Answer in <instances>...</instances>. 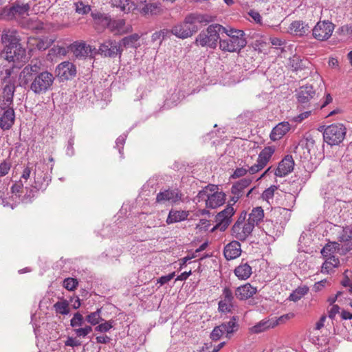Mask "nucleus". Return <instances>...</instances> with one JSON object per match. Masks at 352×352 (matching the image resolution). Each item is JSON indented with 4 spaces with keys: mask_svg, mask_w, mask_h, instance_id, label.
I'll list each match as a JSON object with an SVG mask.
<instances>
[{
    "mask_svg": "<svg viewBox=\"0 0 352 352\" xmlns=\"http://www.w3.org/2000/svg\"><path fill=\"white\" fill-rule=\"evenodd\" d=\"M41 65V63L28 64L19 76V85L36 95L44 94L51 90L55 80L51 72L42 71Z\"/></svg>",
    "mask_w": 352,
    "mask_h": 352,
    "instance_id": "nucleus-1",
    "label": "nucleus"
},
{
    "mask_svg": "<svg viewBox=\"0 0 352 352\" xmlns=\"http://www.w3.org/2000/svg\"><path fill=\"white\" fill-rule=\"evenodd\" d=\"M33 171V183L30 186H25V192L21 198V201L25 204L31 203L37 196L38 191L43 192L46 190L51 176L48 173V166L44 162H40L36 164L28 162L24 168L21 178L27 182Z\"/></svg>",
    "mask_w": 352,
    "mask_h": 352,
    "instance_id": "nucleus-2",
    "label": "nucleus"
},
{
    "mask_svg": "<svg viewBox=\"0 0 352 352\" xmlns=\"http://www.w3.org/2000/svg\"><path fill=\"white\" fill-rule=\"evenodd\" d=\"M215 20V17L209 14L197 12L188 14L183 22L173 25L171 28L173 35L182 39L191 37L199 30V25H206Z\"/></svg>",
    "mask_w": 352,
    "mask_h": 352,
    "instance_id": "nucleus-3",
    "label": "nucleus"
},
{
    "mask_svg": "<svg viewBox=\"0 0 352 352\" xmlns=\"http://www.w3.org/2000/svg\"><path fill=\"white\" fill-rule=\"evenodd\" d=\"M223 33L226 34V38L222 35L220 39L219 49L223 52H240L247 45L245 33L243 30L234 29L230 27L226 28Z\"/></svg>",
    "mask_w": 352,
    "mask_h": 352,
    "instance_id": "nucleus-4",
    "label": "nucleus"
},
{
    "mask_svg": "<svg viewBox=\"0 0 352 352\" xmlns=\"http://www.w3.org/2000/svg\"><path fill=\"white\" fill-rule=\"evenodd\" d=\"M225 30L226 27L219 23H212L197 35L195 43L197 45L214 50L218 44L219 45L220 39L222 38Z\"/></svg>",
    "mask_w": 352,
    "mask_h": 352,
    "instance_id": "nucleus-5",
    "label": "nucleus"
},
{
    "mask_svg": "<svg viewBox=\"0 0 352 352\" xmlns=\"http://www.w3.org/2000/svg\"><path fill=\"white\" fill-rule=\"evenodd\" d=\"M6 50V59L9 63L12 62L16 68H21L30 58L32 49H30L29 53H27L26 50L19 43L12 47H8Z\"/></svg>",
    "mask_w": 352,
    "mask_h": 352,
    "instance_id": "nucleus-6",
    "label": "nucleus"
},
{
    "mask_svg": "<svg viewBox=\"0 0 352 352\" xmlns=\"http://www.w3.org/2000/svg\"><path fill=\"white\" fill-rule=\"evenodd\" d=\"M346 133V128L343 124H332L324 129L323 140L329 145H338L344 140Z\"/></svg>",
    "mask_w": 352,
    "mask_h": 352,
    "instance_id": "nucleus-7",
    "label": "nucleus"
},
{
    "mask_svg": "<svg viewBox=\"0 0 352 352\" xmlns=\"http://www.w3.org/2000/svg\"><path fill=\"white\" fill-rule=\"evenodd\" d=\"M30 6L28 3H21L16 1L10 7H5L0 12V19L10 21L28 14Z\"/></svg>",
    "mask_w": 352,
    "mask_h": 352,
    "instance_id": "nucleus-8",
    "label": "nucleus"
},
{
    "mask_svg": "<svg viewBox=\"0 0 352 352\" xmlns=\"http://www.w3.org/2000/svg\"><path fill=\"white\" fill-rule=\"evenodd\" d=\"M235 213L232 205L228 204L226 208L219 212L215 217L216 225L210 230L214 232L216 230L225 231L232 222V217Z\"/></svg>",
    "mask_w": 352,
    "mask_h": 352,
    "instance_id": "nucleus-9",
    "label": "nucleus"
},
{
    "mask_svg": "<svg viewBox=\"0 0 352 352\" xmlns=\"http://www.w3.org/2000/svg\"><path fill=\"white\" fill-rule=\"evenodd\" d=\"M335 25L329 20L319 21L312 29V35L318 41L329 39L334 30Z\"/></svg>",
    "mask_w": 352,
    "mask_h": 352,
    "instance_id": "nucleus-10",
    "label": "nucleus"
},
{
    "mask_svg": "<svg viewBox=\"0 0 352 352\" xmlns=\"http://www.w3.org/2000/svg\"><path fill=\"white\" fill-rule=\"evenodd\" d=\"M98 52L104 57L115 58L117 56L121 57L123 49L119 42L107 39L100 45Z\"/></svg>",
    "mask_w": 352,
    "mask_h": 352,
    "instance_id": "nucleus-11",
    "label": "nucleus"
},
{
    "mask_svg": "<svg viewBox=\"0 0 352 352\" xmlns=\"http://www.w3.org/2000/svg\"><path fill=\"white\" fill-rule=\"evenodd\" d=\"M274 151L273 146L265 147L259 153L256 163L249 167V173L254 174L262 170L267 165Z\"/></svg>",
    "mask_w": 352,
    "mask_h": 352,
    "instance_id": "nucleus-12",
    "label": "nucleus"
},
{
    "mask_svg": "<svg viewBox=\"0 0 352 352\" xmlns=\"http://www.w3.org/2000/svg\"><path fill=\"white\" fill-rule=\"evenodd\" d=\"M55 72L60 80H68L76 76V67L74 63L64 61L56 66Z\"/></svg>",
    "mask_w": 352,
    "mask_h": 352,
    "instance_id": "nucleus-13",
    "label": "nucleus"
},
{
    "mask_svg": "<svg viewBox=\"0 0 352 352\" xmlns=\"http://www.w3.org/2000/svg\"><path fill=\"white\" fill-rule=\"evenodd\" d=\"M220 298L218 302L219 311L221 314L231 313L234 307L233 301L234 299L232 290L229 287H224Z\"/></svg>",
    "mask_w": 352,
    "mask_h": 352,
    "instance_id": "nucleus-14",
    "label": "nucleus"
},
{
    "mask_svg": "<svg viewBox=\"0 0 352 352\" xmlns=\"http://www.w3.org/2000/svg\"><path fill=\"white\" fill-rule=\"evenodd\" d=\"M182 198V193L177 188L167 189L160 191L157 194L156 202L158 204H165L169 202L170 204H175Z\"/></svg>",
    "mask_w": 352,
    "mask_h": 352,
    "instance_id": "nucleus-15",
    "label": "nucleus"
},
{
    "mask_svg": "<svg viewBox=\"0 0 352 352\" xmlns=\"http://www.w3.org/2000/svg\"><path fill=\"white\" fill-rule=\"evenodd\" d=\"M316 95V91L311 85H306L300 87L296 90V96L298 103L304 107H309L311 99Z\"/></svg>",
    "mask_w": 352,
    "mask_h": 352,
    "instance_id": "nucleus-16",
    "label": "nucleus"
},
{
    "mask_svg": "<svg viewBox=\"0 0 352 352\" xmlns=\"http://www.w3.org/2000/svg\"><path fill=\"white\" fill-rule=\"evenodd\" d=\"M0 112V128L3 131L9 130L14 123L15 113L12 106L5 109H1Z\"/></svg>",
    "mask_w": 352,
    "mask_h": 352,
    "instance_id": "nucleus-17",
    "label": "nucleus"
},
{
    "mask_svg": "<svg viewBox=\"0 0 352 352\" xmlns=\"http://www.w3.org/2000/svg\"><path fill=\"white\" fill-rule=\"evenodd\" d=\"M316 141L311 134H306L295 147V153H301L302 151L303 157L308 159L310 155V151L314 148Z\"/></svg>",
    "mask_w": 352,
    "mask_h": 352,
    "instance_id": "nucleus-18",
    "label": "nucleus"
},
{
    "mask_svg": "<svg viewBox=\"0 0 352 352\" xmlns=\"http://www.w3.org/2000/svg\"><path fill=\"white\" fill-rule=\"evenodd\" d=\"M3 88V100L0 102V109H5L13 105V98L16 91L15 82L4 83Z\"/></svg>",
    "mask_w": 352,
    "mask_h": 352,
    "instance_id": "nucleus-19",
    "label": "nucleus"
},
{
    "mask_svg": "<svg viewBox=\"0 0 352 352\" xmlns=\"http://www.w3.org/2000/svg\"><path fill=\"white\" fill-rule=\"evenodd\" d=\"M294 162L292 155H286L280 162H279L277 168L275 170V175L277 177H285L294 169Z\"/></svg>",
    "mask_w": 352,
    "mask_h": 352,
    "instance_id": "nucleus-20",
    "label": "nucleus"
},
{
    "mask_svg": "<svg viewBox=\"0 0 352 352\" xmlns=\"http://www.w3.org/2000/svg\"><path fill=\"white\" fill-rule=\"evenodd\" d=\"M254 228L247 221L245 224L238 226L236 228L232 227V235L237 240L244 241L252 234Z\"/></svg>",
    "mask_w": 352,
    "mask_h": 352,
    "instance_id": "nucleus-21",
    "label": "nucleus"
},
{
    "mask_svg": "<svg viewBox=\"0 0 352 352\" xmlns=\"http://www.w3.org/2000/svg\"><path fill=\"white\" fill-rule=\"evenodd\" d=\"M54 41L55 39L47 36L42 38L30 37L28 41V44L39 51H44L50 47Z\"/></svg>",
    "mask_w": 352,
    "mask_h": 352,
    "instance_id": "nucleus-22",
    "label": "nucleus"
},
{
    "mask_svg": "<svg viewBox=\"0 0 352 352\" xmlns=\"http://www.w3.org/2000/svg\"><path fill=\"white\" fill-rule=\"evenodd\" d=\"M241 254V243L238 241H232L227 244L223 250V254L227 260L238 258Z\"/></svg>",
    "mask_w": 352,
    "mask_h": 352,
    "instance_id": "nucleus-23",
    "label": "nucleus"
},
{
    "mask_svg": "<svg viewBox=\"0 0 352 352\" xmlns=\"http://www.w3.org/2000/svg\"><path fill=\"white\" fill-rule=\"evenodd\" d=\"M256 292V287L252 286L250 283H245L236 289L235 296L240 300H245L252 297Z\"/></svg>",
    "mask_w": 352,
    "mask_h": 352,
    "instance_id": "nucleus-24",
    "label": "nucleus"
},
{
    "mask_svg": "<svg viewBox=\"0 0 352 352\" xmlns=\"http://www.w3.org/2000/svg\"><path fill=\"white\" fill-rule=\"evenodd\" d=\"M291 126L288 122H281L276 125L272 130L270 137L272 141L282 138L289 130Z\"/></svg>",
    "mask_w": 352,
    "mask_h": 352,
    "instance_id": "nucleus-25",
    "label": "nucleus"
},
{
    "mask_svg": "<svg viewBox=\"0 0 352 352\" xmlns=\"http://www.w3.org/2000/svg\"><path fill=\"white\" fill-rule=\"evenodd\" d=\"M1 40L2 43L6 44V49L8 47H12L19 43L16 30H4L2 32Z\"/></svg>",
    "mask_w": 352,
    "mask_h": 352,
    "instance_id": "nucleus-26",
    "label": "nucleus"
},
{
    "mask_svg": "<svg viewBox=\"0 0 352 352\" xmlns=\"http://www.w3.org/2000/svg\"><path fill=\"white\" fill-rule=\"evenodd\" d=\"M226 195L223 192L211 193L208 199H206V206L208 208L214 209L225 202Z\"/></svg>",
    "mask_w": 352,
    "mask_h": 352,
    "instance_id": "nucleus-27",
    "label": "nucleus"
},
{
    "mask_svg": "<svg viewBox=\"0 0 352 352\" xmlns=\"http://www.w3.org/2000/svg\"><path fill=\"white\" fill-rule=\"evenodd\" d=\"M111 6L119 8L124 14L130 13L137 8V4L132 0H115Z\"/></svg>",
    "mask_w": 352,
    "mask_h": 352,
    "instance_id": "nucleus-28",
    "label": "nucleus"
},
{
    "mask_svg": "<svg viewBox=\"0 0 352 352\" xmlns=\"http://www.w3.org/2000/svg\"><path fill=\"white\" fill-rule=\"evenodd\" d=\"M289 30L292 33L296 36H305L310 32V28L308 24L301 21H295L290 24Z\"/></svg>",
    "mask_w": 352,
    "mask_h": 352,
    "instance_id": "nucleus-29",
    "label": "nucleus"
},
{
    "mask_svg": "<svg viewBox=\"0 0 352 352\" xmlns=\"http://www.w3.org/2000/svg\"><path fill=\"white\" fill-rule=\"evenodd\" d=\"M238 321L239 316H233L228 322H224L220 324L224 333H226L227 338H230L229 335L236 332L239 329V325Z\"/></svg>",
    "mask_w": 352,
    "mask_h": 352,
    "instance_id": "nucleus-30",
    "label": "nucleus"
},
{
    "mask_svg": "<svg viewBox=\"0 0 352 352\" xmlns=\"http://www.w3.org/2000/svg\"><path fill=\"white\" fill-rule=\"evenodd\" d=\"M71 50L76 58H85L89 55L91 46L85 43H74L72 45Z\"/></svg>",
    "mask_w": 352,
    "mask_h": 352,
    "instance_id": "nucleus-31",
    "label": "nucleus"
},
{
    "mask_svg": "<svg viewBox=\"0 0 352 352\" xmlns=\"http://www.w3.org/2000/svg\"><path fill=\"white\" fill-rule=\"evenodd\" d=\"M188 211L171 209L169 211L166 222L168 225L180 222L186 220L188 218Z\"/></svg>",
    "mask_w": 352,
    "mask_h": 352,
    "instance_id": "nucleus-32",
    "label": "nucleus"
},
{
    "mask_svg": "<svg viewBox=\"0 0 352 352\" xmlns=\"http://www.w3.org/2000/svg\"><path fill=\"white\" fill-rule=\"evenodd\" d=\"M264 218V210L261 206L254 208L251 212L249 214L248 222L250 223L254 228L258 225Z\"/></svg>",
    "mask_w": 352,
    "mask_h": 352,
    "instance_id": "nucleus-33",
    "label": "nucleus"
},
{
    "mask_svg": "<svg viewBox=\"0 0 352 352\" xmlns=\"http://www.w3.org/2000/svg\"><path fill=\"white\" fill-rule=\"evenodd\" d=\"M91 16L94 21L103 27L107 28L111 23V17L109 14L102 13L94 10L91 12Z\"/></svg>",
    "mask_w": 352,
    "mask_h": 352,
    "instance_id": "nucleus-34",
    "label": "nucleus"
},
{
    "mask_svg": "<svg viewBox=\"0 0 352 352\" xmlns=\"http://www.w3.org/2000/svg\"><path fill=\"white\" fill-rule=\"evenodd\" d=\"M234 274L240 280H247L252 274V267L247 263H241L234 270Z\"/></svg>",
    "mask_w": 352,
    "mask_h": 352,
    "instance_id": "nucleus-35",
    "label": "nucleus"
},
{
    "mask_svg": "<svg viewBox=\"0 0 352 352\" xmlns=\"http://www.w3.org/2000/svg\"><path fill=\"white\" fill-rule=\"evenodd\" d=\"M252 182V179L251 178H243L239 180L232 185L231 188V192L238 193L243 196L244 194V190L250 185Z\"/></svg>",
    "mask_w": 352,
    "mask_h": 352,
    "instance_id": "nucleus-36",
    "label": "nucleus"
},
{
    "mask_svg": "<svg viewBox=\"0 0 352 352\" xmlns=\"http://www.w3.org/2000/svg\"><path fill=\"white\" fill-rule=\"evenodd\" d=\"M325 258V261L322 265V273L329 274L334 267H338L340 265V261L336 256H323Z\"/></svg>",
    "mask_w": 352,
    "mask_h": 352,
    "instance_id": "nucleus-37",
    "label": "nucleus"
},
{
    "mask_svg": "<svg viewBox=\"0 0 352 352\" xmlns=\"http://www.w3.org/2000/svg\"><path fill=\"white\" fill-rule=\"evenodd\" d=\"M139 39V34L135 33L122 38L120 43L121 44V47L123 46L125 48H136V43Z\"/></svg>",
    "mask_w": 352,
    "mask_h": 352,
    "instance_id": "nucleus-38",
    "label": "nucleus"
},
{
    "mask_svg": "<svg viewBox=\"0 0 352 352\" xmlns=\"http://www.w3.org/2000/svg\"><path fill=\"white\" fill-rule=\"evenodd\" d=\"M161 8L159 3H146L141 9V13L143 14L157 15L161 12Z\"/></svg>",
    "mask_w": 352,
    "mask_h": 352,
    "instance_id": "nucleus-39",
    "label": "nucleus"
},
{
    "mask_svg": "<svg viewBox=\"0 0 352 352\" xmlns=\"http://www.w3.org/2000/svg\"><path fill=\"white\" fill-rule=\"evenodd\" d=\"M336 252L339 253V243L338 242H333L331 243H327L321 250V254L322 255V256H335L333 255V254Z\"/></svg>",
    "mask_w": 352,
    "mask_h": 352,
    "instance_id": "nucleus-40",
    "label": "nucleus"
},
{
    "mask_svg": "<svg viewBox=\"0 0 352 352\" xmlns=\"http://www.w3.org/2000/svg\"><path fill=\"white\" fill-rule=\"evenodd\" d=\"M53 307L56 314L61 315H67L70 311L69 302L67 300L56 302Z\"/></svg>",
    "mask_w": 352,
    "mask_h": 352,
    "instance_id": "nucleus-41",
    "label": "nucleus"
},
{
    "mask_svg": "<svg viewBox=\"0 0 352 352\" xmlns=\"http://www.w3.org/2000/svg\"><path fill=\"white\" fill-rule=\"evenodd\" d=\"M309 288L306 286L298 287L290 294L288 299L291 301L297 302L307 294Z\"/></svg>",
    "mask_w": 352,
    "mask_h": 352,
    "instance_id": "nucleus-42",
    "label": "nucleus"
},
{
    "mask_svg": "<svg viewBox=\"0 0 352 352\" xmlns=\"http://www.w3.org/2000/svg\"><path fill=\"white\" fill-rule=\"evenodd\" d=\"M101 309H98L96 311L91 312L88 314L85 320L87 322L90 323L91 325L98 324L100 322L104 321V320L101 317Z\"/></svg>",
    "mask_w": 352,
    "mask_h": 352,
    "instance_id": "nucleus-43",
    "label": "nucleus"
},
{
    "mask_svg": "<svg viewBox=\"0 0 352 352\" xmlns=\"http://www.w3.org/2000/svg\"><path fill=\"white\" fill-rule=\"evenodd\" d=\"M23 179L21 177L20 180L15 184H14L11 188V191L13 195L16 197H19V199L21 201V198L24 195H22L25 190V188H24L23 186Z\"/></svg>",
    "mask_w": 352,
    "mask_h": 352,
    "instance_id": "nucleus-44",
    "label": "nucleus"
},
{
    "mask_svg": "<svg viewBox=\"0 0 352 352\" xmlns=\"http://www.w3.org/2000/svg\"><path fill=\"white\" fill-rule=\"evenodd\" d=\"M306 60H303L300 56H294L289 59V66L293 68L294 70H301L306 67L305 63Z\"/></svg>",
    "mask_w": 352,
    "mask_h": 352,
    "instance_id": "nucleus-45",
    "label": "nucleus"
},
{
    "mask_svg": "<svg viewBox=\"0 0 352 352\" xmlns=\"http://www.w3.org/2000/svg\"><path fill=\"white\" fill-rule=\"evenodd\" d=\"M271 324L268 320H261L250 328V331L253 333H262L270 327Z\"/></svg>",
    "mask_w": 352,
    "mask_h": 352,
    "instance_id": "nucleus-46",
    "label": "nucleus"
},
{
    "mask_svg": "<svg viewBox=\"0 0 352 352\" xmlns=\"http://www.w3.org/2000/svg\"><path fill=\"white\" fill-rule=\"evenodd\" d=\"M85 320H86L80 312H76L70 320V325L74 329H76L82 326Z\"/></svg>",
    "mask_w": 352,
    "mask_h": 352,
    "instance_id": "nucleus-47",
    "label": "nucleus"
},
{
    "mask_svg": "<svg viewBox=\"0 0 352 352\" xmlns=\"http://www.w3.org/2000/svg\"><path fill=\"white\" fill-rule=\"evenodd\" d=\"M73 331L77 337L85 338L92 331V327L89 325H85L84 327H80L76 329H74Z\"/></svg>",
    "mask_w": 352,
    "mask_h": 352,
    "instance_id": "nucleus-48",
    "label": "nucleus"
},
{
    "mask_svg": "<svg viewBox=\"0 0 352 352\" xmlns=\"http://www.w3.org/2000/svg\"><path fill=\"white\" fill-rule=\"evenodd\" d=\"M210 195L211 193H209L208 188L204 187L198 192L197 195L194 198L193 201L196 203L204 201L206 204V199H208V197H210Z\"/></svg>",
    "mask_w": 352,
    "mask_h": 352,
    "instance_id": "nucleus-49",
    "label": "nucleus"
},
{
    "mask_svg": "<svg viewBox=\"0 0 352 352\" xmlns=\"http://www.w3.org/2000/svg\"><path fill=\"white\" fill-rule=\"evenodd\" d=\"M78 285V281L76 278H66L63 280V287L69 291H74Z\"/></svg>",
    "mask_w": 352,
    "mask_h": 352,
    "instance_id": "nucleus-50",
    "label": "nucleus"
},
{
    "mask_svg": "<svg viewBox=\"0 0 352 352\" xmlns=\"http://www.w3.org/2000/svg\"><path fill=\"white\" fill-rule=\"evenodd\" d=\"M11 164L10 163L6 162V160L3 161L0 164V177H3L6 175L9 170H10ZM3 184L0 183V193L2 192V191L4 189V187H1Z\"/></svg>",
    "mask_w": 352,
    "mask_h": 352,
    "instance_id": "nucleus-51",
    "label": "nucleus"
},
{
    "mask_svg": "<svg viewBox=\"0 0 352 352\" xmlns=\"http://www.w3.org/2000/svg\"><path fill=\"white\" fill-rule=\"evenodd\" d=\"M278 189V186L272 185L270 187L266 188L262 193L261 197L263 200L269 201L270 199H272L274 195V192Z\"/></svg>",
    "mask_w": 352,
    "mask_h": 352,
    "instance_id": "nucleus-52",
    "label": "nucleus"
},
{
    "mask_svg": "<svg viewBox=\"0 0 352 352\" xmlns=\"http://www.w3.org/2000/svg\"><path fill=\"white\" fill-rule=\"evenodd\" d=\"M76 12L80 14H88L91 10V6L89 5L85 4L82 1H78L75 3Z\"/></svg>",
    "mask_w": 352,
    "mask_h": 352,
    "instance_id": "nucleus-53",
    "label": "nucleus"
},
{
    "mask_svg": "<svg viewBox=\"0 0 352 352\" xmlns=\"http://www.w3.org/2000/svg\"><path fill=\"white\" fill-rule=\"evenodd\" d=\"M113 323L114 321L112 320L104 321V322L102 324H98V325L95 327V331L102 333L107 332L113 327Z\"/></svg>",
    "mask_w": 352,
    "mask_h": 352,
    "instance_id": "nucleus-54",
    "label": "nucleus"
},
{
    "mask_svg": "<svg viewBox=\"0 0 352 352\" xmlns=\"http://www.w3.org/2000/svg\"><path fill=\"white\" fill-rule=\"evenodd\" d=\"M274 212H275V213H278L279 214L283 216L284 221L283 222L282 221H280V224L287 223V222L289 220V219L291 217L290 210L287 209L285 208H280V207L278 208L275 209Z\"/></svg>",
    "mask_w": 352,
    "mask_h": 352,
    "instance_id": "nucleus-55",
    "label": "nucleus"
},
{
    "mask_svg": "<svg viewBox=\"0 0 352 352\" xmlns=\"http://www.w3.org/2000/svg\"><path fill=\"white\" fill-rule=\"evenodd\" d=\"M14 67H14L13 65H12L9 68L5 69V70H4L5 76H3V78L2 79V82L3 83H8V82H15V79L13 77L11 76L12 74L13 73V69Z\"/></svg>",
    "mask_w": 352,
    "mask_h": 352,
    "instance_id": "nucleus-56",
    "label": "nucleus"
},
{
    "mask_svg": "<svg viewBox=\"0 0 352 352\" xmlns=\"http://www.w3.org/2000/svg\"><path fill=\"white\" fill-rule=\"evenodd\" d=\"M352 250V239L343 243L342 244L339 243V254L341 255H345Z\"/></svg>",
    "mask_w": 352,
    "mask_h": 352,
    "instance_id": "nucleus-57",
    "label": "nucleus"
},
{
    "mask_svg": "<svg viewBox=\"0 0 352 352\" xmlns=\"http://www.w3.org/2000/svg\"><path fill=\"white\" fill-rule=\"evenodd\" d=\"M223 333L224 332L223 329L221 328V326H217L210 333V338L214 341H217L221 338Z\"/></svg>",
    "mask_w": 352,
    "mask_h": 352,
    "instance_id": "nucleus-58",
    "label": "nucleus"
},
{
    "mask_svg": "<svg viewBox=\"0 0 352 352\" xmlns=\"http://www.w3.org/2000/svg\"><path fill=\"white\" fill-rule=\"evenodd\" d=\"M126 139V135L122 134L116 140V147L118 148V151H119V153L121 155V156L123 155L122 150H123V146L125 143Z\"/></svg>",
    "mask_w": 352,
    "mask_h": 352,
    "instance_id": "nucleus-59",
    "label": "nucleus"
},
{
    "mask_svg": "<svg viewBox=\"0 0 352 352\" xmlns=\"http://www.w3.org/2000/svg\"><path fill=\"white\" fill-rule=\"evenodd\" d=\"M74 137L71 136L67 142V147H66V154L67 155L72 157L75 153V150L74 148Z\"/></svg>",
    "mask_w": 352,
    "mask_h": 352,
    "instance_id": "nucleus-60",
    "label": "nucleus"
},
{
    "mask_svg": "<svg viewBox=\"0 0 352 352\" xmlns=\"http://www.w3.org/2000/svg\"><path fill=\"white\" fill-rule=\"evenodd\" d=\"M125 25V21L124 19L114 20L111 19V23L107 28L112 30H120L122 29Z\"/></svg>",
    "mask_w": 352,
    "mask_h": 352,
    "instance_id": "nucleus-61",
    "label": "nucleus"
},
{
    "mask_svg": "<svg viewBox=\"0 0 352 352\" xmlns=\"http://www.w3.org/2000/svg\"><path fill=\"white\" fill-rule=\"evenodd\" d=\"M65 345L67 346H78L81 345V342L77 340L76 338L68 337L67 339L65 341Z\"/></svg>",
    "mask_w": 352,
    "mask_h": 352,
    "instance_id": "nucleus-62",
    "label": "nucleus"
},
{
    "mask_svg": "<svg viewBox=\"0 0 352 352\" xmlns=\"http://www.w3.org/2000/svg\"><path fill=\"white\" fill-rule=\"evenodd\" d=\"M348 230L344 229L338 237V241L343 243L352 239L351 234L348 233Z\"/></svg>",
    "mask_w": 352,
    "mask_h": 352,
    "instance_id": "nucleus-63",
    "label": "nucleus"
},
{
    "mask_svg": "<svg viewBox=\"0 0 352 352\" xmlns=\"http://www.w3.org/2000/svg\"><path fill=\"white\" fill-rule=\"evenodd\" d=\"M174 276L175 272H173L166 276H161L160 278L157 279V283H160V285H163L168 283L170 280H172Z\"/></svg>",
    "mask_w": 352,
    "mask_h": 352,
    "instance_id": "nucleus-64",
    "label": "nucleus"
}]
</instances>
